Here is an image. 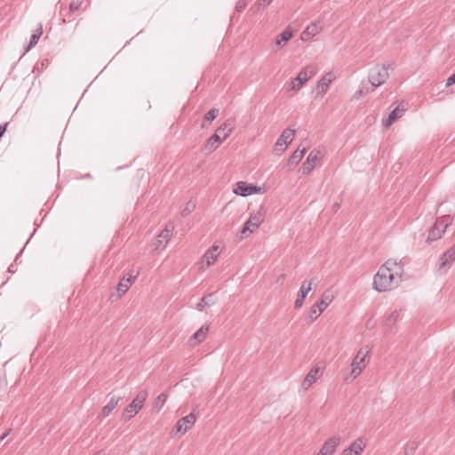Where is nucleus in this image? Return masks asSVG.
<instances>
[{"instance_id":"obj_40","label":"nucleus","mask_w":455,"mask_h":455,"mask_svg":"<svg viewBox=\"0 0 455 455\" xmlns=\"http://www.w3.org/2000/svg\"><path fill=\"white\" fill-rule=\"evenodd\" d=\"M272 2V0H258L257 3H256V5L259 8V7H265L266 5H268L270 3Z\"/></svg>"},{"instance_id":"obj_25","label":"nucleus","mask_w":455,"mask_h":455,"mask_svg":"<svg viewBox=\"0 0 455 455\" xmlns=\"http://www.w3.org/2000/svg\"><path fill=\"white\" fill-rule=\"evenodd\" d=\"M218 114L219 109L217 108H212L211 110H209L204 116V120L201 124V128H207L210 125V124L217 117Z\"/></svg>"},{"instance_id":"obj_53","label":"nucleus","mask_w":455,"mask_h":455,"mask_svg":"<svg viewBox=\"0 0 455 455\" xmlns=\"http://www.w3.org/2000/svg\"><path fill=\"white\" fill-rule=\"evenodd\" d=\"M280 278H281V280H283V278H284V275H282L280 276Z\"/></svg>"},{"instance_id":"obj_47","label":"nucleus","mask_w":455,"mask_h":455,"mask_svg":"<svg viewBox=\"0 0 455 455\" xmlns=\"http://www.w3.org/2000/svg\"><path fill=\"white\" fill-rule=\"evenodd\" d=\"M340 455H353L352 452L350 451V450L347 448V449H345L341 453Z\"/></svg>"},{"instance_id":"obj_10","label":"nucleus","mask_w":455,"mask_h":455,"mask_svg":"<svg viewBox=\"0 0 455 455\" xmlns=\"http://www.w3.org/2000/svg\"><path fill=\"white\" fill-rule=\"evenodd\" d=\"M196 420V417L195 413L193 411L190 412L188 415L181 418L177 422V431L182 432V433L188 432L195 425Z\"/></svg>"},{"instance_id":"obj_29","label":"nucleus","mask_w":455,"mask_h":455,"mask_svg":"<svg viewBox=\"0 0 455 455\" xmlns=\"http://www.w3.org/2000/svg\"><path fill=\"white\" fill-rule=\"evenodd\" d=\"M42 34H43V27L40 24L39 27L32 34V36L30 37L29 44L28 45L26 51H29L32 47H34L37 44Z\"/></svg>"},{"instance_id":"obj_20","label":"nucleus","mask_w":455,"mask_h":455,"mask_svg":"<svg viewBox=\"0 0 455 455\" xmlns=\"http://www.w3.org/2000/svg\"><path fill=\"white\" fill-rule=\"evenodd\" d=\"M331 82L332 74L329 72L325 74L317 83V88L320 90V92L325 94Z\"/></svg>"},{"instance_id":"obj_4","label":"nucleus","mask_w":455,"mask_h":455,"mask_svg":"<svg viewBox=\"0 0 455 455\" xmlns=\"http://www.w3.org/2000/svg\"><path fill=\"white\" fill-rule=\"evenodd\" d=\"M333 299V295L331 291H325L323 293L320 301L315 302L310 308L309 319L313 323L315 321L321 313L330 305Z\"/></svg>"},{"instance_id":"obj_36","label":"nucleus","mask_w":455,"mask_h":455,"mask_svg":"<svg viewBox=\"0 0 455 455\" xmlns=\"http://www.w3.org/2000/svg\"><path fill=\"white\" fill-rule=\"evenodd\" d=\"M196 204L192 201L187 203L185 208L181 212L182 217L188 216L195 209Z\"/></svg>"},{"instance_id":"obj_49","label":"nucleus","mask_w":455,"mask_h":455,"mask_svg":"<svg viewBox=\"0 0 455 455\" xmlns=\"http://www.w3.org/2000/svg\"><path fill=\"white\" fill-rule=\"evenodd\" d=\"M339 209V203H335V204H333V205H332V210H333L334 212H337Z\"/></svg>"},{"instance_id":"obj_45","label":"nucleus","mask_w":455,"mask_h":455,"mask_svg":"<svg viewBox=\"0 0 455 455\" xmlns=\"http://www.w3.org/2000/svg\"><path fill=\"white\" fill-rule=\"evenodd\" d=\"M260 189H261L260 188L251 185V195L255 194V193H259L260 191Z\"/></svg>"},{"instance_id":"obj_51","label":"nucleus","mask_w":455,"mask_h":455,"mask_svg":"<svg viewBox=\"0 0 455 455\" xmlns=\"http://www.w3.org/2000/svg\"><path fill=\"white\" fill-rule=\"evenodd\" d=\"M18 259H19V256H17V257H16V259H15V260H14V262H15V263H17Z\"/></svg>"},{"instance_id":"obj_22","label":"nucleus","mask_w":455,"mask_h":455,"mask_svg":"<svg viewBox=\"0 0 455 455\" xmlns=\"http://www.w3.org/2000/svg\"><path fill=\"white\" fill-rule=\"evenodd\" d=\"M292 32L286 28L277 36L275 42V45L277 46L279 49L282 48L292 37Z\"/></svg>"},{"instance_id":"obj_35","label":"nucleus","mask_w":455,"mask_h":455,"mask_svg":"<svg viewBox=\"0 0 455 455\" xmlns=\"http://www.w3.org/2000/svg\"><path fill=\"white\" fill-rule=\"evenodd\" d=\"M442 234H443V233L441 231V229L436 228V226L435 225L434 228L429 231L427 241V242L435 241L442 236Z\"/></svg>"},{"instance_id":"obj_6","label":"nucleus","mask_w":455,"mask_h":455,"mask_svg":"<svg viewBox=\"0 0 455 455\" xmlns=\"http://www.w3.org/2000/svg\"><path fill=\"white\" fill-rule=\"evenodd\" d=\"M294 135L295 130L293 129L288 128L283 132L274 146L275 155L280 156L286 150L287 146L292 141Z\"/></svg>"},{"instance_id":"obj_34","label":"nucleus","mask_w":455,"mask_h":455,"mask_svg":"<svg viewBox=\"0 0 455 455\" xmlns=\"http://www.w3.org/2000/svg\"><path fill=\"white\" fill-rule=\"evenodd\" d=\"M419 445V443L417 440L408 442L404 445V455H413Z\"/></svg>"},{"instance_id":"obj_18","label":"nucleus","mask_w":455,"mask_h":455,"mask_svg":"<svg viewBox=\"0 0 455 455\" xmlns=\"http://www.w3.org/2000/svg\"><path fill=\"white\" fill-rule=\"evenodd\" d=\"M224 140L220 139V134L212 135L206 141L204 149L207 152L216 150Z\"/></svg>"},{"instance_id":"obj_44","label":"nucleus","mask_w":455,"mask_h":455,"mask_svg":"<svg viewBox=\"0 0 455 455\" xmlns=\"http://www.w3.org/2000/svg\"><path fill=\"white\" fill-rule=\"evenodd\" d=\"M139 272H135V271H131V273H129V277L128 278H131L132 280V283L134 282V280L137 278V275H138Z\"/></svg>"},{"instance_id":"obj_32","label":"nucleus","mask_w":455,"mask_h":455,"mask_svg":"<svg viewBox=\"0 0 455 455\" xmlns=\"http://www.w3.org/2000/svg\"><path fill=\"white\" fill-rule=\"evenodd\" d=\"M173 229L174 227L172 224H167L164 229L158 235V237L165 240V243H167V240L172 235ZM165 246L166 244H164L162 248L164 249Z\"/></svg>"},{"instance_id":"obj_27","label":"nucleus","mask_w":455,"mask_h":455,"mask_svg":"<svg viewBox=\"0 0 455 455\" xmlns=\"http://www.w3.org/2000/svg\"><path fill=\"white\" fill-rule=\"evenodd\" d=\"M307 152V148H303L302 149L298 148L296 151L292 153V155L288 159V164H298L303 158L304 155Z\"/></svg>"},{"instance_id":"obj_52","label":"nucleus","mask_w":455,"mask_h":455,"mask_svg":"<svg viewBox=\"0 0 455 455\" xmlns=\"http://www.w3.org/2000/svg\"><path fill=\"white\" fill-rule=\"evenodd\" d=\"M280 278H281V280H283V278H284V275H282L280 276Z\"/></svg>"},{"instance_id":"obj_33","label":"nucleus","mask_w":455,"mask_h":455,"mask_svg":"<svg viewBox=\"0 0 455 455\" xmlns=\"http://www.w3.org/2000/svg\"><path fill=\"white\" fill-rule=\"evenodd\" d=\"M132 283V280L131 278H123L119 283L117 284V291L121 294H124L130 288Z\"/></svg>"},{"instance_id":"obj_30","label":"nucleus","mask_w":455,"mask_h":455,"mask_svg":"<svg viewBox=\"0 0 455 455\" xmlns=\"http://www.w3.org/2000/svg\"><path fill=\"white\" fill-rule=\"evenodd\" d=\"M213 294H209L201 299L200 302L196 305V309L198 311H203L205 307H209L215 304V300L213 299Z\"/></svg>"},{"instance_id":"obj_41","label":"nucleus","mask_w":455,"mask_h":455,"mask_svg":"<svg viewBox=\"0 0 455 455\" xmlns=\"http://www.w3.org/2000/svg\"><path fill=\"white\" fill-rule=\"evenodd\" d=\"M455 84V73L452 74L446 81V86L449 87Z\"/></svg>"},{"instance_id":"obj_48","label":"nucleus","mask_w":455,"mask_h":455,"mask_svg":"<svg viewBox=\"0 0 455 455\" xmlns=\"http://www.w3.org/2000/svg\"><path fill=\"white\" fill-rule=\"evenodd\" d=\"M8 271H9L10 273H14V272L16 271L15 267H14V265H13V264H11V265L9 266V267H8Z\"/></svg>"},{"instance_id":"obj_37","label":"nucleus","mask_w":455,"mask_h":455,"mask_svg":"<svg viewBox=\"0 0 455 455\" xmlns=\"http://www.w3.org/2000/svg\"><path fill=\"white\" fill-rule=\"evenodd\" d=\"M81 4H82V2H80L79 0L71 1L69 4V12H74L77 11L80 8Z\"/></svg>"},{"instance_id":"obj_16","label":"nucleus","mask_w":455,"mask_h":455,"mask_svg":"<svg viewBox=\"0 0 455 455\" xmlns=\"http://www.w3.org/2000/svg\"><path fill=\"white\" fill-rule=\"evenodd\" d=\"M319 375V368L314 367L312 368L309 372L306 375L302 381V387L304 390H307L310 387V386L316 381Z\"/></svg>"},{"instance_id":"obj_15","label":"nucleus","mask_w":455,"mask_h":455,"mask_svg":"<svg viewBox=\"0 0 455 455\" xmlns=\"http://www.w3.org/2000/svg\"><path fill=\"white\" fill-rule=\"evenodd\" d=\"M233 121L228 119L220 124L214 134H220V139L226 140L233 131Z\"/></svg>"},{"instance_id":"obj_42","label":"nucleus","mask_w":455,"mask_h":455,"mask_svg":"<svg viewBox=\"0 0 455 455\" xmlns=\"http://www.w3.org/2000/svg\"><path fill=\"white\" fill-rule=\"evenodd\" d=\"M166 398H167V395L164 393H162L157 396V401L162 403V404H164L166 401Z\"/></svg>"},{"instance_id":"obj_28","label":"nucleus","mask_w":455,"mask_h":455,"mask_svg":"<svg viewBox=\"0 0 455 455\" xmlns=\"http://www.w3.org/2000/svg\"><path fill=\"white\" fill-rule=\"evenodd\" d=\"M452 218L451 215H444L438 219L435 225L436 228H440L443 233H444L445 229L451 224Z\"/></svg>"},{"instance_id":"obj_2","label":"nucleus","mask_w":455,"mask_h":455,"mask_svg":"<svg viewBox=\"0 0 455 455\" xmlns=\"http://www.w3.org/2000/svg\"><path fill=\"white\" fill-rule=\"evenodd\" d=\"M371 347L365 346L361 347L355 356L353 358L351 363V374L354 375V379L359 376L366 366L365 360L369 356Z\"/></svg>"},{"instance_id":"obj_39","label":"nucleus","mask_w":455,"mask_h":455,"mask_svg":"<svg viewBox=\"0 0 455 455\" xmlns=\"http://www.w3.org/2000/svg\"><path fill=\"white\" fill-rule=\"evenodd\" d=\"M251 233H252V230L244 224L243 228L241 230V237L242 238L246 237Z\"/></svg>"},{"instance_id":"obj_8","label":"nucleus","mask_w":455,"mask_h":455,"mask_svg":"<svg viewBox=\"0 0 455 455\" xmlns=\"http://www.w3.org/2000/svg\"><path fill=\"white\" fill-rule=\"evenodd\" d=\"M340 436L336 435L326 440L316 455H333L340 443Z\"/></svg>"},{"instance_id":"obj_46","label":"nucleus","mask_w":455,"mask_h":455,"mask_svg":"<svg viewBox=\"0 0 455 455\" xmlns=\"http://www.w3.org/2000/svg\"><path fill=\"white\" fill-rule=\"evenodd\" d=\"M362 95H363V91H362V90H359V91H357V92L355 93L354 98H355V99H358V98H360Z\"/></svg>"},{"instance_id":"obj_11","label":"nucleus","mask_w":455,"mask_h":455,"mask_svg":"<svg viewBox=\"0 0 455 455\" xmlns=\"http://www.w3.org/2000/svg\"><path fill=\"white\" fill-rule=\"evenodd\" d=\"M312 282L311 281H305L299 292H298V296H297V299L294 302V307L295 308H300L303 305V302H304V299H306L307 295L308 294V292L311 291L312 289Z\"/></svg>"},{"instance_id":"obj_43","label":"nucleus","mask_w":455,"mask_h":455,"mask_svg":"<svg viewBox=\"0 0 455 455\" xmlns=\"http://www.w3.org/2000/svg\"><path fill=\"white\" fill-rule=\"evenodd\" d=\"M162 243H163V239L162 238H159L157 236V239L156 240L155 242V247L156 250L160 249L161 245H162Z\"/></svg>"},{"instance_id":"obj_50","label":"nucleus","mask_w":455,"mask_h":455,"mask_svg":"<svg viewBox=\"0 0 455 455\" xmlns=\"http://www.w3.org/2000/svg\"><path fill=\"white\" fill-rule=\"evenodd\" d=\"M8 433H4L2 436H1V440H4L6 436H7Z\"/></svg>"},{"instance_id":"obj_1","label":"nucleus","mask_w":455,"mask_h":455,"mask_svg":"<svg viewBox=\"0 0 455 455\" xmlns=\"http://www.w3.org/2000/svg\"><path fill=\"white\" fill-rule=\"evenodd\" d=\"M403 266L395 259L387 260L378 270L373 278V288L379 292L390 291L402 280Z\"/></svg>"},{"instance_id":"obj_38","label":"nucleus","mask_w":455,"mask_h":455,"mask_svg":"<svg viewBox=\"0 0 455 455\" xmlns=\"http://www.w3.org/2000/svg\"><path fill=\"white\" fill-rule=\"evenodd\" d=\"M247 5L245 0H239L235 5V11L240 12H242Z\"/></svg>"},{"instance_id":"obj_21","label":"nucleus","mask_w":455,"mask_h":455,"mask_svg":"<svg viewBox=\"0 0 455 455\" xmlns=\"http://www.w3.org/2000/svg\"><path fill=\"white\" fill-rule=\"evenodd\" d=\"M234 193L242 196H247L251 195V185L245 181H238L236 188L234 189Z\"/></svg>"},{"instance_id":"obj_9","label":"nucleus","mask_w":455,"mask_h":455,"mask_svg":"<svg viewBox=\"0 0 455 455\" xmlns=\"http://www.w3.org/2000/svg\"><path fill=\"white\" fill-rule=\"evenodd\" d=\"M320 160V151L312 150L306 161L302 164L301 170L304 174H309Z\"/></svg>"},{"instance_id":"obj_26","label":"nucleus","mask_w":455,"mask_h":455,"mask_svg":"<svg viewBox=\"0 0 455 455\" xmlns=\"http://www.w3.org/2000/svg\"><path fill=\"white\" fill-rule=\"evenodd\" d=\"M399 319V311H393L385 321L384 329L386 331H391L392 327Z\"/></svg>"},{"instance_id":"obj_5","label":"nucleus","mask_w":455,"mask_h":455,"mask_svg":"<svg viewBox=\"0 0 455 455\" xmlns=\"http://www.w3.org/2000/svg\"><path fill=\"white\" fill-rule=\"evenodd\" d=\"M388 68L385 65L376 66L371 69L368 80L373 87H379L383 84L388 78Z\"/></svg>"},{"instance_id":"obj_3","label":"nucleus","mask_w":455,"mask_h":455,"mask_svg":"<svg viewBox=\"0 0 455 455\" xmlns=\"http://www.w3.org/2000/svg\"><path fill=\"white\" fill-rule=\"evenodd\" d=\"M148 394L146 391L142 390L137 394L135 398L129 403L124 411V418L126 420H130L132 419L139 411L143 407L145 401L147 400Z\"/></svg>"},{"instance_id":"obj_24","label":"nucleus","mask_w":455,"mask_h":455,"mask_svg":"<svg viewBox=\"0 0 455 455\" xmlns=\"http://www.w3.org/2000/svg\"><path fill=\"white\" fill-rule=\"evenodd\" d=\"M403 109H401L398 107L393 109L389 113L387 118L383 120V126L389 127L393 122L403 116Z\"/></svg>"},{"instance_id":"obj_17","label":"nucleus","mask_w":455,"mask_h":455,"mask_svg":"<svg viewBox=\"0 0 455 455\" xmlns=\"http://www.w3.org/2000/svg\"><path fill=\"white\" fill-rule=\"evenodd\" d=\"M219 255V246L212 245L210 249H208L204 254V260H205L207 267H210L214 264Z\"/></svg>"},{"instance_id":"obj_31","label":"nucleus","mask_w":455,"mask_h":455,"mask_svg":"<svg viewBox=\"0 0 455 455\" xmlns=\"http://www.w3.org/2000/svg\"><path fill=\"white\" fill-rule=\"evenodd\" d=\"M363 448L364 445L361 439L354 441L348 447L353 455H360L363 452Z\"/></svg>"},{"instance_id":"obj_7","label":"nucleus","mask_w":455,"mask_h":455,"mask_svg":"<svg viewBox=\"0 0 455 455\" xmlns=\"http://www.w3.org/2000/svg\"><path fill=\"white\" fill-rule=\"evenodd\" d=\"M455 260V243L439 259L438 270L446 273Z\"/></svg>"},{"instance_id":"obj_13","label":"nucleus","mask_w":455,"mask_h":455,"mask_svg":"<svg viewBox=\"0 0 455 455\" xmlns=\"http://www.w3.org/2000/svg\"><path fill=\"white\" fill-rule=\"evenodd\" d=\"M310 76L311 75L307 73L306 68L302 69L291 82V89L299 90L309 80Z\"/></svg>"},{"instance_id":"obj_14","label":"nucleus","mask_w":455,"mask_h":455,"mask_svg":"<svg viewBox=\"0 0 455 455\" xmlns=\"http://www.w3.org/2000/svg\"><path fill=\"white\" fill-rule=\"evenodd\" d=\"M321 31V27L317 23H311L300 34L302 41H307L309 38L318 35Z\"/></svg>"},{"instance_id":"obj_23","label":"nucleus","mask_w":455,"mask_h":455,"mask_svg":"<svg viewBox=\"0 0 455 455\" xmlns=\"http://www.w3.org/2000/svg\"><path fill=\"white\" fill-rule=\"evenodd\" d=\"M121 400L120 397L117 396H112L108 403L107 405H105L101 410V415L102 417H108L117 406L119 401Z\"/></svg>"},{"instance_id":"obj_12","label":"nucleus","mask_w":455,"mask_h":455,"mask_svg":"<svg viewBox=\"0 0 455 455\" xmlns=\"http://www.w3.org/2000/svg\"><path fill=\"white\" fill-rule=\"evenodd\" d=\"M265 214L261 211H258L250 215V218L244 223L249 227L252 232L256 230L259 225L264 221Z\"/></svg>"},{"instance_id":"obj_19","label":"nucleus","mask_w":455,"mask_h":455,"mask_svg":"<svg viewBox=\"0 0 455 455\" xmlns=\"http://www.w3.org/2000/svg\"><path fill=\"white\" fill-rule=\"evenodd\" d=\"M208 331H209V327L207 325H203L198 331H196L191 336V338L189 339V344L194 345L196 342L203 341L205 339Z\"/></svg>"}]
</instances>
